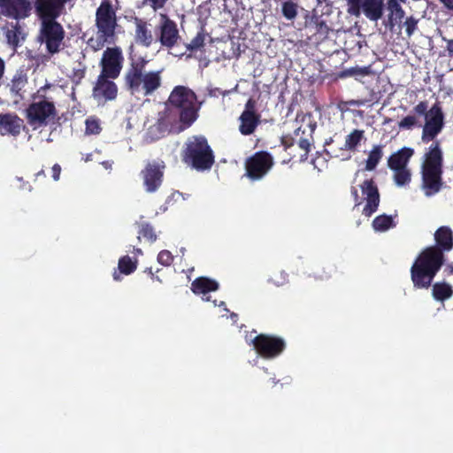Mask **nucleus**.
Masks as SVG:
<instances>
[{
	"label": "nucleus",
	"mask_w": 453,
	"mask_h": 453,
	"mask_svg": "<svg viewBox=\"0 0 453 453\" xmlns=\"http://www.w3.org/2000/svg\"><path fill=\"white\" fill-rule=\"evenodd\" d=\"M413 154V149L403 147L388 157V165L391 170L407 168V165Z\"/></svg>",
	"instance_id": "b1692460"
},
{
	"label": "nucleus",
	"mask_w": 453,
	"mask_h": 453,
	"mask_svg": "<svg viewBox=\"0 0 453 453\" xmlns=\"http://www.w3.org/2000/svg\"><path fill=\"white\" fill-rule=\"evenodd\" d=\"M385 7L388 11V21L389 27L393 28L395 25L402 22L405 12L399 0H387Z\"/></svg>",
	"instance_id": "a878e982"
},
{
	"label": "nucleus",
	"mask_w": 453,
	"mask_h": 453,
	"mask_svg": "<svg viewBox=\"0 0 453 453\" xmlns=\"http://www.w3.org/2000/svg\"><path fill=\"white\" fill-rule=\"evenodd\" d=\"M305 27L312 31L313 35L321 41L327 39L330 32L333 31L326 20L323 19V15L319 14L315 10L306 14Z\"/></svg>",
	"instance_id": "aec40b11"
},
{
	"label": "nucleus",
	"mask_w": 453,
	"mask_h": 453,
	"mask_svg": "<svg viewBox=\"0 0 453 453\" xmlns=\"http://www.w3.org/2000/svg\"><path fill=\"white\" fill-rule=\"evenodd\" d=\"M5 73V62L4 60L0 57V81L4 78Z\"/></svg>",
	"instance_id": "864d4df0"
},
{
	"label": "nucleus",
	"mask_w": 453,
	"mask_h": 453,
	"mask_svg": "<svg viewBox=\"0 0 453 453\" xmlns=\"http://www.w3.org/2000/svg\"><path fill=\"white\" fill-rule=\"evenodd\" d=\"M28 190L31 191L32 190V187L28 184Z\"/></svg>",
	"instance_id": "338daca9"
},
{
	"label": "nucleus",
	"mask_w": 453,
	"mask_h": 453,
	"mask_svg": "<svg viewBox=\"0 0 453 453\" xmlns=\"http://www.w3.org/2000/svg\"><path fill=\"white\" fill-rule=\"evenodd\" d=\"M273 165L274 159L271 153L257 151L245 160V175L251 180H259L267 175Z\"/></svg>",
	"instance_id": "1a4fd4ad"
},
{
	"label": "nucleus",
	"mask_w": 453,
	"mask_h": 453,
	"mask_svg": "<svg viewBox=\"0 0 453 453\" xmlns=\"http://www.w3.org/2000/svg\"><path fill=\"white\" fill-rule=\"evenodd\" d=\"M443 154L439 141L434 142L424 155L421 165V188L426 196L439 193L443 186Z\"/></svg>",
	"instance_id": "20e7f679"
},
{
	"label": "nucleus",
	"mask_w": 453,
	"mask_h": 453,
	"mask_svg": "<svg viewBox=\"0 0 453 453\" xmlns=\"http://www.w3.org/2000/svg\"><path fill=\"white\" fill-rule=\"evenodd\" d=\"M393 171L395 172L394 180L397 186H404L411 181V172L407 168Z\"/></svg>",
	"instance_id": "4c0bfd02"
},
{
	"label": "nucleus",
	"mask_w": 453,
	"mask_h": 453,
	"mask_svg": "<svg viewBox=\"0 0 453 453\" xmlns=\"http://www.w3.org/2000/svg\"><path fill=\"white\" fill-rule=\"evenodd\" d=\"M257 353L265 359L279 357L286 349L283 338L267 334H259L251 341Z\"/></svg>",
	"instance_id": "9d476101"
},
{
	"label": "nucleus",
	"mask_w": 453,
	"mask_h": 453,
	"mask_svg": "<svg viewBox=\"0 0 453 453\" xmlns=\"http://www.w3.org/2000/svg\"><path fill=\"white\" fill-rule=\"evenodd\" d=\"M118 268L121 273L129 275L136 270L137 260H132L127 255L123 256L119 260Z\"/></svg>",
	"instance_id": "f704fd0d"
},
{
	"label": "nucleus",
	"mask_w": 453,
	"mask_h": 453,
	"mask_svg": "<svg viewBox=\"0 0 453 453\" xmlns=\"http://www.w3.org/2000/svg\"><path fill=\"white\" fill-rule=\"evenodd\" d=\"M24 121L16 113H0V134L18 136Z\"/></svg>",
	"instance_id": "412c9836"
},
{
	"label": "nucleus",
	"mask_w": 453,
	"mask_h": 453,
	"mask_svg": "<svg viewBox=\"0 0 453 453\" xmlns=\"http://www.w3.org/2000/svg\"><path fill=\"white\" fill-rule=\"evenodd\" d=\"M444 125V114L439 102L433 104L426 114L421 139L424 142L433 141L441 131Z\"/></svg>",
	"instance_id": "4468645a"
},
{
	"label": "nucleus",
	"mask_w": 453,
	"mask_h": 453,
	"mask_svg": "<svg viewBox=\"0 0 453 453\" xmlns=\"http://www.w3.org/2000/svg\"><path fill=\"white\" fill-rule=\"evenodd\" d=\"M138 239L143 238L150 243H153L157 241V236L155 232L153 226L149 222H141L138 224Z\"/></svg>",
	"instance_id": "2f4dec72"
},
{
	"label": "nucleus",
	"mask_w": 453,
	"mask_h": 453,
	"mask_svg": "<svg viewBox=\"0 0 453 453\" xmlns=\"http://www.w3.org/2000/svg\"><path fill=\"white\" fill-rule=\"evenodd\" d=\"M360 188L363 199L359 196L356 187H351V196L356 206L360 205L363 200L366 202L362 213L369 218L378 211L380 202L379 188L373 179L365 180L360 185Z\"/></svg>",
	"instance_id": "6e6552de"
},
{
	"label": "nucleus",
	"mask_w": 453,
	"mask_h": 453,
	"mask_svg": "<svg viewBox=\"0 0 453 453\" xmlns=\"http://www.w3.org/2000/svg\"><path fill=\"white\" fill-rule=\"evenodd\" d=\"M173 261V256L169 250H163L157 255V262L165 266H169Z\"/></svg>",
	"instance_id": "79ce46f5"
},
{
	"label": "nucleus",
	"mask_w": 453,
	"mask_h": 453,
	"mask_svg": "<svg viewBox=\"0 0 453 453\" xmlns=\"http://www.w3.org/2000/svg\"><path fill=\"white\" fill-rule=\"evenodd\" d=\"M227 93H229V91H225V92H222V95L226 96Z\"/></svg>",
	"instance_id": "0e129e2a"
},
{
	"label": "nucleus",
	"mask_w": 453,
	"mask_h": 453,
	"mask_svg": "<svg viewBox=\"0 0 453 453\" xmlns=\"http://www.w3.org/2000/svg\"><path fill=\"white\" fill-rule=\"evenodd\" d=\"M65 0H34V11L41 21L57 19L65 9Z\"/></svg>",
	"instance_id": "dca6fc26"
},
{
	"label": "nucleus",
	"mask_w": 453,
	"mask_h": 453,
	"mask_svg": "<svg viewBox=\"0 0 453 453\" xmlns=\"http://www.w3.org/2000/svg\"><path fill=\"white\" fill-rule=\"evenodd\" d=\"M50 87V84H47V85H44L43 87H41V88L38 90V93L42 92V91H45L47 88H49Z\"/></svg>",
	"instance_id": "13d9d810"
},
{
	"label": "nucleus",
	"mask_w": 453,
	"mask_h": 453,
	"mask_svg": "<svg viewBox=\"0 0 453 453\" xmlns=\"http://www.w3.org/2000/svg\"><path fill=\"white\" fill-rule=\"evenodd\" d=\"M231 316H232L233 318H235V317H237V314H236V313H232V315H231Z\"/></svg>",
	"instance_id": "e2e57ef3"
},
{
	"label": "nucleus",
	"mask_w": 453,
	"mask_h": 453,
	"mask_svg": "<svg viewBox=\"0 0 453 453\" xmlns=\"http://www.w3.org/2000/svg\"><path fill=\"white\" fill-rule=\"evenodd\" d=\"M257 113L256 111V101L250 98L245 104V109L242 112Z\"/></svg>",
	"instance_id": "de8ad7c7"
},
{
	"label": "nucleus",
	"mask_w": 453,
	"mask_h": 453,
	"mask_svg": "<svg viewBox=\"0 0 453 453\" xmlns=\"http://www.w3.org/2000/svg\"><path fill=\"white\" fill-rule=\"evenodd\" d=\"M347 12L355 17L364 14L371 21H378L383 17L384 0H346Z\"/></svg>",
	"instance_id": "9b49d317"
},
{
	"label": "nucleus",
	"mask_w": 453,
	"mask_h": 453,
	"mask_svg": "<svg viewBox=\"0 0 453 453\" xmlns=\"http://www.w3.org/2000/svg\"><path fill=\"white\" fill-rule=\"evenodd\" d=\"M319 4H321L323 3V0H317Z\"/></svg>",
	"instance_id": "680f3d73"
},
{
	"label": "nucleus",
	"mask_w": 453,
	"mask_h": 453,
	"mask_svg": "<svg viewBox=\"0 0 453 453\" xmlns=\"http://www.w3.org/2000/svg\"><path fill=\"white\" fill-rule=\"evenodd\" d=\"M86 134H98L102 128L100 127L99 121L96 119L89 118L86 119Z\"/></svg>",
	"instance_id": "58836bf2"
},
{
	"label": "nucleus",
	"mask_w": 453,
	"mask_h": 453,
	"mask_svg": "<svg viewBox=\"0 0 453 453\" xmlns=\"http://www.w3.org/2000/svg\"><path fill=\"white\" fill-rule=\"evenodd\" d=\"M115 79L99 74L92 89V96L97 101H114L119 93Z\"/></svg>",
	"instance_id": "f3484780"
},
{
	"label": "nucleus",
	"mask_w": 453,
	"mask_h": 453,
	"mask_svg": "<svg viewBox=\"0 0 453 453\" xmlns=\"http://www.w3.org/2000/svg\"><path fill=\"white\" fill-rule=\"evenodd\" d=\"M0 8L4 16L19 20L31 15L33 6L30 0H0Z\"/></svg>",
	"instance_id": "a211bd4d"
},
{
	"label": "nucleus",
	"mask_w": 453,
	"mask_h": 453,
	"mask_svg": "<svg viewBox=\"0 0 453 453\" xmlns=\"http://www.w3.org/2000/svg\"><path fill=\"white\" fill-rule=\"evenodd\" d=\"M52 178L54 180L58 181L60 178V174H61V166L60 165L58 164H55L53 166H52Z\"/></svg>",
	"instance_id": "09e8293b"
},
{
	"label": "nucleus",
	"mask_w": 453,
	"mask_h": 453,
	"mask_svg": "<svg viewBox=\"0 0 453 453\" xmlns=\"http://www.w3.org/2000/svg\"><path fill=\"white\" fill-rule=\"evenodd\" d=\"M27 83V79L26 76L18 74L14 75L12 80L11 81L10 85V91L12 96L19 97V99H22L24 88L26 84Z\"/></svg>",
	"instance_id": "7c9ffc66"
},
{
	"label": "nucleus",
	"mask_w": 453,
	"mask_h": 453,
	"mask_svg": "<svg viewBox=\"0 0 453 453\" xmlns=\"http://www.w3.org/2000/svg\"><path fill=\"white\" fill-rule=\"evenodd\" d=\"M21 34L20 27L16 25L12 28L8 29L5 33L7 43L14 49L19 45V36Z\"/></svg>",
	"instance_id": "e433bc0d"
},
{
	"label": "nucleus",
	"mask_w": 453,
	"mask_h": 453,
	"mask_svg": "<svg viewBox=\"0 0 453 453\" xmlns=\"http://www.w3.org/2000/svg\"><path fill=\"white\" fill-rule=\"evenodd\" d=\"M124 65V56L122 50L116 47H108L104 51L99 65L101 72L99 74L117 79L120 75Z\"/></svg>",
	"instance_id": "ddd939ff"
},
{
	"label": "nucleus",
	"mask_w": 453,
	"mask_h": 453,
	"mask_svg": "<svg viewBox=\"0 0 453 453\" xmlns=\"http://www.w3.org/2000/svg\"><path fill=\"white\" fill-rule=\"evenodd\" d=\"M165 165L163 161L149 162L141 172L143 186L148 193H154L161 187Z\"/></svg>",
	"instance_id": "2eb2a0df"
},
{
	"label": "nucleus",
	"mask_w": 453,
	"mask_h": 453,
	"mask_svg": "<svg viewBox=\"0 0 453 453\" xmlns=\"http://www.w3.org/2000/svg\"><path fill=\"white\" fill-rule=\"evenodd\" d=\"M42 96V100L30 104L26 111L27 122L35 128L47 126L49 119L57 115L54 103L45 100L44 96Z\"/></svg>",
	"instance_id": "f8f14e48"
},
{
	"label": "nucleus",
	"mask_w": 453,
	"mask_h": 453,
	"mask_svg": "<svg viewBox=\"0 0 453 453\" xmlns=\"http://www.w3.org/2000/svg\"><path fill=\"white\" fill-rule=\"evenodd\" d=\"M239 131L243 135L252 134L260 124L259 113L242 112L240 118Z\"/></svg>",
	"instance_id": "393cba45"
},
{
	"label": "nucleus",
	"mask_w": 453,
	"mask_h": 453,
	"mask_svg": "<svg viewBox=\"0 0 453 453\" xmlns=\"http://www.w3.org/2000/svg\"><path fill=\"white\" fill-rule=\"evenodd\" d=\"M443 41L446 42V50L449 55L453 57V39L443 38Z\"/></svg>",
	"instance_id": "8fccbe9b"
},
{
	"label": "nucleus",
	"mask_w": 453,
	"mask_h": 453,
	"mask_svg": "<svg viewBox=\"0 0 453 453\" xmlns=\"http://www.w3.org/2000/svg\"><path fill=\"white\" fill-rule=\"evenodd\" d=\"M330 276V273H326V275H319V278L324 280L329 278Z\"/></svg>",
	"instance_id": "052dcab7"
},
{
	"label": "nucleus",
	"mask_w": 453,
	"mask_h": 453,
	"mask_svg": "<svg viewBox=\"0 0 453 453\" xmlns=\"http://www.w3.org/2000/svg\"><path fill=\"white\" fill-rule=\"evenodd\" d=\"M280 142L284 147L285 150H288L295 144V139L290 135L282 136L280 139Z\"/></svg>",
	"instance_id": "a18cd8bd"
},
{
	"label": "nucleus",
	"mask_w": 453,
	"mask_h": 453,
	"mask_svg": "<svg viewBox=\"0 0 453 453\" xmlns=\"http://www.w3.org/2000/svg\"><path fill=\"white\" fill-rule=\"evenodd\" d=\"M46 179V173L43 169H41L35 174L34 181L36 182L38 180H44Z\"/></svg>",
	"instance_id": "3c124183"
},
{
	"label": "nucleus",
	"mask_w": 453,
	"mask_h": 453,
	"mask_svg": "<svg viewBox=\"0 0 453 453\" xmlns=\"http://www.w3.org/2000/svg\"><path fill=\"white\" fill-rule=\"evenodd\" d=\"M417 123L416 118L411 115H408L402 119V120L398 123V127L401 129H411Z\"/></svg>",
	"instance_id": "37998d69"
},
{
	"label": "nucleus",
	"mask_w": 453,
	"mask_h": 453,
	"mask_svg": "<svg viewBox=\"0 0 453 453\" xmlns=\"http://www.w3.org/2000/svg\"><path fill=\"white\" fill-rule=\"evenodd\" d=\"M205 45V34L203 29H201L200 32L196 34V35L191 40V42L186 44V48L188 51L194 52L198 50H201Z\"/></svg>",
	"instance_id": "c9c22d12"
},
{
	"label": "nucleus",
	"mask_w": 453,
	"mask_h": 453,
	"mask_svg": "<svg viewBox=\"0 0 453 453\" xmlns=\"http://www.w3.org/2000/svg\"><path fill=\"white\" fill-rule=\"evenodd\" d=\"M383 152L380 145H375L369 152L368 158L365 162V170L372 171L376 168L380 159L382 158Z\"/></svg>",
	"instance_id": "473e14b6"
},
{
	"label": "nucleus",
	"mask_w": 453,
	"mask_h": 453,
	"mask_svg": "<svg viewBox=\"0 0 453 453\" xmlns=\"http://www.w3.org/2000/svg\"><path fill=\"white\" fill-rule=\"evenodd\" d=\"M445 8L453 12V0H439Z\"/></svg>",
	"instance_id": "603ef678"
},
{
	"label": "nucleus",
	"mask_w": 453,
	"mask_h": 453,
	"mask_svg": "<svg viewBox=\"0 0 453 453\" xmlns=\"http://www.w3.org/2000/svg\"><path fill=\"white\" fill-rule=\"evenodd\" d=\"M175 196V194H174V193H173V194H172V195L167 198V200H166L165 203H166V204H169V203H170V202H171V200L173 198V196Z\"/></svg>",
	"instance_id": "bf43d9fd"
},
{
	"label": "nucleus",
	"mask_w": 453,
	"mask_h": 453,
	"mask_svg": "<svg viewBox=\"0 0 453 453\" xmlns=\"http://www.w3.org/2000/svg\"><path fill=\"white\" fill-rule=\"evenodd\" d=\"M432 296L439 302H444L453 296V288L449 283L435 282L432 285Z\"/></svg>",
	"instance_id": "cd10ccee"
},
{
	"label": "nucleus",
	"mask_w": 453,
	"mask_h": 453,
	"mask_svg": "<svg viewBox=\"0 0 453 453\" xmlns=\"http://www.w3.org/2000/svg\"><path fill=\"white\" fill-rule=\"evenodd\" d=\"M219 289V283L207 277H198L191 283V290L196 295L207 294Z\"/></svg>",
	"instance_id": "bb28decb"
},
{
	"label": "nucleus",
	"mask_w": 453,
	"mask_h": 453,
	"mask_svg": "<svg viewBox=\"0 0 453 453\" xmlns=\"http://www.w3.org/2000/svg\"><path fill=\"white\" fill-rule=\"evenodd\" d=\"M134 253L135 255H142V251L140 248H134Z\"/></svg>",
	"instance_id": "6e6d98bb"
},
{
	"label": "nucleus",
	"mask_w": 453,
	"mask_h": 453,
	"mask_svg": "<svg viewBox=\"0 0 453 453\" xmlns=\"http://www.w3.org/2000/svg\"><path fill=\"white\" fill-rule=\"evenodd\" d=\"M65 35V29L57 19L40 22L38 38L42 43L45 44L50 54L54 55L60 51Z\"/></svg>",
	"instance_id": "0eeeda50"
},
{
	"label": "nucleus",
	"mask_w": 453,
	"mask_h": 453,
	"mask_svg": "<svg viewBox=\"0 0 453 453\" xmlns=\"http://www.w3.org/2000/svg\"><path fill=\"white\" fill-rule=\"evenodd\" d=\"M363 140H365V131L354 129L346 136L344 147L347 150L356 151Z\"/></svg>",
	"instance_id": "c85d7f7f"
},
{
	"label": "nucleus",
	"mask_w": 453,
	"mask_h": 453,
	"mask_svg": "<svg viewBox=\"0 0 453 453\" xmlns=\"http://www.w3.org/2000/svg\"><path fill=\"white\" fill-rule=\"evenodd\" d=\"M450 273H453V267H451L450 269Z\"/></svg>",
	"instance_id": "774afa93"
},
{
	"label": "nucleus",
	"mask_w": 453,
	"mask_h": 453,
	"mask_svg": "<svg viewBox=\"0 0 453 453\" xmlns=\"http://www.w3.org/2000/svg\"><path fill=\"white\" fill-rule=\"evenodd\" d=\"M134 23L135 25V42L146 48L150 47L153 42V35L151 30L149 28L148 22L143 19L135 17Z\"/></svg>",
	"instance_id": "5701e85b"
},
{
	"label": "nucleus",
	"mask_w": 453,
	"mask_h": 453,
	"mask_svg": "<svg viewBox=\"0 0 453 453\" xmlns=\"http://www.w3.org/2000/svg\"><path fill=\"white\" fill-rule=\"evenodd\" d=\"M183 161L197 171H205L214 164V154L204 136H193L183 151Z\"/></svg>",
	"instance_id": "423d86ee"
},
{
	"label": "nucleus",
	"mask_w": 453,
	"mask_h": 453,
	"mask_svg": "<svg viewBox=\"0 0 453 453\" xmlns=\"http://www.w3.org/2000/svg\"><path fill=\"white\" fill-rule=\"evenodd\" d=\"M202 103L197 101L196 93L188 87L175 86L170 93L165 107L179 119L181 129L193 125L198 119Z\"/></svg>",
	"instance_id": "7ed1b4c3"
},
{
	"label": "nucleus",
	"mask_w": 453,
	"mask_h": 453,
	"mask_svg": "<svg viewBox=\"0 0 453 453\" xmlns=\"http://www.w3.org/2000/svg\"><path fill=\"white\" fill-rule=\"evenodd\" d=\"M299 4L294 0H285L281 3V15L290 21H294L298 16Z\"/></svg>",
	"instance_id": "c756f323"
},
{
	"label": "nucleus",
	"mask_w": 453,
	"mask_h": 453,
	"mask_svg": "<svg viewBox=\"0 0 453 453\" xmlns=\"http://www.w3.org/2000/svg\"><path fill=\"white\" fill-rule=\"evenodd\" d=\"M435 244L425 248L411 267L413 287L427 289L445 263V253L453 250V231L448 226H440L434 234Z\"/></svg>",
	"instance_id": "f257e3e1"
},
{
	"label": "nucleus",
	"mask_w": 453,
	"mask_h": 453,
	"mask_svg": "<svg viewBox=\"0 0 453 453\" xmlns=\"http://www.w3.org/2000/svg\"><path fill=\"white\" fill-rule=\"evenodd\" d=\"M118 26L116 12L110 0H103L96 11V38H90L88 44L97 51L106 43H113Z\"/></svg>",
	"instance_id": "39448f33"
},
{
	"label": "nucleus",
	"mask_w": 453,
	"mask_h": 453,
	"mask_svg": "<svg viewBox=\"0 0 453 453\" xmlns=\"http://www.w3.org/2000/svg\"><path fill=\"white\" fill-rule=\"evenodd\" d=\"M178 123L180 122L176 118V114L172 113L165 107V110L159 113V117L151 129H155L157 132L158 137L165 136V134L171 133Z\"/></svg>",
	"instance_id": "4be33fe9"
},
{
	"label": "nucleus",
	"mask_w": 453,
	"mask_h": 453,
	"mask_svg": "<svg viewBox=\"0 0 453 453\" xmlns=\"http://www.w3.org/2000/svg\"><path fill=\"white\" fill-rule=\"evenodd\" d=\"M427 108H428L427 102L421 101L413 108V111L418 115H420V116L424 115L425 118L426 119V114L428 113V111H429V110H427Z\"/></svg>",
	"instance_id": "c03bdc74"
},
{
	"label": "nucleus",
	"mask_w": 453,
	"mask_h": 453,
	"mask_svg": "<svg viewBox=\"0 0 453 453\" xmlns=\"http://www.w3.org/2000/svg\"><path fill=\"white\" fill-rule=\"evenodd\" d=\"M401 3L405 4L407 0H399Z\"/></svg>",
	"instance_id": "69168bd1"
},
{
	"label": "nucleus",
	"mask_w": 453,
	"mask_h": 453,
	"mask_svg": "<svg viewBox=\"0 0 453 453\" xmlns=\"http://www.w3.org/2000/svg\"><path fill=\"white\" fill-rule=\"evenodd\" d=\"M147 64L148 60L143 57H129V64L123 75V87L133 96H151L162 85V71L146 72Z\"/></svg>",
	"instance_id": "f03ea898"
},
{
	"label": "nucleus",
	"mask_w": 453,
	"mask_h": 453,
	"mask_svg": "<svg viewBox=\"0 0 453 453\" xmlns=\"http://www.w3.org/2000/svg\"><path fill=\"white\" fill-rule=\"evenodd\" d=\"M146 2H148L150 5V7L154 10V11H157L158 9H162L167 0H145Z\"/></svg>",
	"instance_id": "49530a36"
},
{
	"label": "nucleus",
	"mask_w": 453,
	"mask_h": 453,
	"mask_svg": "<svg viewBox=\"0 0 453 453\" xmlns=\"http://www.w3.org/2000/svg\"><path fill=\"white\" fill-rule=\"evenodd\" d=\"M158 40L163 47L173 48L180 40L177 24L166 14H161Z\"/></svg>",
	"instance_id": "6ab92c4d"
},
{
	"label": "nucleus",
	"mask_w": 453,
	"mask_h": 453,
	"mask_svg": "<svg viewBox=\"0 0 453 453\" xmlns=\"http://www.w3.org/2000/svg\"><path fill=\"white\" fill-rule=\"evenodd\" d=\"M112 276H113V279H114L115 280H120L119 273H117V272H114Z\"/></svg>",
	"instance_id": "4d7b16f0"
},
{
	"label": "nucleus",
	"mask_w": 453,
	"mask_h": 453,
	"mask_svg": "<svg viewBox=\"0 0 453 453\" xmlns=\"http://www.w3.org/2000/svg\"><path fill=\"white\" fill-rule=\"evenodd\" d=\"M395 226L391 216L381 214L372 220V227L376 232H384Z\"/></svg>",
	"instance_id": "72a5a7b5"
},
{
	"label": "nucleus",
	"mask_w": 453,
	"mask_h": 453,
	"mask_svg": "<svg viewBox=\"0 0 453 453\" xmlns=\"http://www.w3.org/2000/svg\"><path fill=\"white\" fill-rule=\"evenodd\" d=\"M418 19L414 18L413 16L407 17L405 21L403 22V27L405 28V33L408 37H411L414 32L418 28Z\"/></svg>",
	"instance_id": "ea45409f"
},
{
	"label": "nucleus",
	"mask_w": 453,
	"mask_h": 453,
	"mask_svg": "<svg viewBox=\"0 0 453 453\" xmlns=\"http://www.w3.org/2000/svg\"><path fill=\"white\" fill-rule=\"evenodd\" d=\"M311 142L307 138H301L299 140L298 147L303 151V153L299 156L300 161H305L308 158L311 151Z\"/></svg>",
	"instance_id": "a19ab883"
},
{
	"label": "nucleus",
	"mask_w": 453,
	"mask_h": 453,
	"mask_svg": "<svg viewBox=\"0 0 453 453\" xmlns=\"http://www.w3.org/2000/svg\"><path fill=\"white\" fill-rule=\"evenodd\" d=\"M146 271H148V273L151 275V278H152L153 280H158V281H161V280L159 279V277H158V276H155V275H154V273H153V272H152V269H151V268H148Z\"/></svg>",
	"instance_id": "5fc2aeb1"
}]
</instances>
